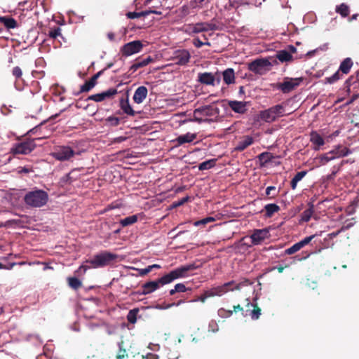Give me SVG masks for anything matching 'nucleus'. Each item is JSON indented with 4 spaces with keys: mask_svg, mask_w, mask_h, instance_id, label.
I'll return each instance as SVG.
<instances>
[{
    "mask_svg": "<svg viewBox=\"0 0 359 359\" xmlns=\"http://www.w3.org/2000/svg\"><path fill=\"white\" fill-rule=\"evenodd\" d=\"M198 267V266L194 263L180 266L168 273H165L156 280L144 283L142 285V290H139L137 293L140 295H148V294L156 290L161 286L169 284L177 279L188 277L189 272L196 269Z\"/></svg>",
    "mask_w": 359,
    "mask_h": 359,
    "instance_id": "f257e3e1",
    "label": "nucleus"
},
{
    "mask_svg": "<svg viewBox=\"0 0 359 359\" xmlns=\"http://www.w3.org/2000/svg\"><path fill=\"white\" fill-rule=\"evenodd\" d=\"M118 256L114 252L104 250L93 256V258L86 261L93 268H102L112 264L116 261Z\"/></svg>",
    "mask_w": 359,
    "mask_h": 359,
    "instance_id": "f03ea898",
    "label": "nucleus"
},
{
    "mask_svg": "<svg viewBox=\"0 0 359 359\" xmlns=\"http://www.w3.org/2000/svg\"><path fill=\"white\" fill-rule=\"evenodd\" d=\"M48 200V194L42 189H36L27 193L24 196V202L26 205L38 208L44 205Z\"/></svg>",
    "mask_w": 359,
    "mask_h": 359,
    "instance_id": "7ed1b4c3",
    "label": "nucleus"
},
{
    "mask_svg": "<svg viewBox=\"0 0 359 359\" xmlns=\"http://www.w3.org/2000/svg\"><path fill=\"white\" fill-rule=\"evenodd\" d=\"M219 113V109L213 105H203V107L196 109L194 111L192 120L199 123L204 121H210L212 119L203 118V117H217Z\"/></svg>",
    "mask_w": 359,
    "mask_h": 359,
    "instance_id": "20e7f679",
    "label": "nucleus"
},
{
    "mask_svg": "<svg viewBox=\"0 0 359 359\" xmlns=\"http://www.w3.org/2000/svg\"><path fill=\"white\" fill-rule=\"evenodd\" d=\"M45 137H39L34 139H24L13 144L11 149V153L13 155H27L31 153L36 147L35 140H41Z\"/></svg>",
    "mask_w": 359,
    "mask_h": 359,
    "instance_id": "39448f33",
    "label": "nucleus"
},
{
    "mask_svg": "<svg viewBox=\"0 0 359 359\" xmlns=\"http://www.w3.org/2000/svg\"><path fill=\"white\" fill-rule=\"evenodd\" d=\"M339 133V131H336L332 135H327L323 131H311L309 134V140L312 148L315 151L322 149L325 142H329V140L332 138V137L337 136Z\"/></svg>",
    "mask_w": 359,
    "mask_h": 359,
    "instance_id": "423d86ee",
    "label": "nucleus"
},
{
    "mask_svg": "<svg viewBox=\"0 0 359 359\" xmlns=\"http://www.w3.org/2000/svg\"><path fill=\"white\" fill-rule=\"evenodd\" d=\"M303 78H284L283 82L277 83L276 88L283 93H288L299 86Z\"/></svg>",
    "mask_w": 359,
    "mask_h": 359,
    "instance_id": "0eeeda50",
    "label": "nucleus"
},
{
    "mask_svg": "<svg viewBox=\"0 0 359 359\" xmlns=\"http://www.w3.org/2000/svg\"><path fill=\"white\" fill-rule=\"evenodd\" d=\"M234 284V281H230L226 283H224L222 285H219L217 287H212L209 290H206L204 292H205L206 297L208 298L214 297L216 296L221 297L224 295V294L231 289V286Z\"/></svg>",
    "mask_w": 359,
    "mask_h": 359,
    "instance_id": "6e6552de",
    "label": "nucleus"
},
{
    "mask_svg": "<svg viewBox=\"0 0 359 359\" xmlns=\"http://www.w3.org/2000/svg\"><path fill=\"white\" fill-rule=\"evenodd\" d=\"M142 48L143 45L141 41L135 40L125 44L122 49H121V52H122V55L127 57L140 53Z\"/></svg>",
    "mask_w": 359,
    "mask_h": 359,
    "instance_id": "1a4fd4ad",
    "label": "nucleus"
},
{
    "mask_svg": "<svg viewBox=\"0 0 359 359\" xmlns=\"http://www.w3.org/2000/svg\"><path fill=\"white\" fill-rule=\"evenodd\" d=\"M270 65V62L267 59H257L248 63V69L255 74H262L265 68Z\"/></svg>",
    "mask_w": 359,
    "mask_h": 359,
    "instance_id": "9d476101",
    "label": "nucleus"
},
{
    "mask_svg": "<svg viewBox=\"0 0 359 359\" xmlns=\"http://www.w3.org/2000/svg\"><path fill=\"white\" fill-rule=\"evenodd\" d=\"M191 58L190 53L185 49H179L173 53L172 60L180 66H185Z\"/></svg>",
    "mask_w": 359,
    "mask_h": 359,
    "instance_id": "9b49d317",
    "label": "nucleus"
},
{
    "mask_svg": "<svg viewBox=\"0 0 359 359\" xmlns=\"http://www.w3.org/2000/svg\"><path fill=\"white\" fill-rule=\"evenodd\" d=\"M116 94H118V90L116 88H109L106 91L102 92L101 93H97L88 96L86 98V100L102 102L106 99L112 98Z\"/></svg>",
    "mask_w": 359,
    "mask_h": 359,
    "instance_id": "f8f14e48",
    "label": "nucleus"
},
{
    "mask_svg": "<svg viewBox=\"0 0 359 359\" xmlns=\"http://www.w3.org/2000/svg\"><path fill=\"white\" fill-rule=\"evenodd\" d=\"M269 236V231L266 229H255L253 233L250 236L252 245H259L262 243Z\"/></svg>",
    "mask_w": 359,
    "mask_h": 359,
    "instance_id": "ddd939ff",
    "label": "nucleus"
},
{
    "mask_svg": "<svg viewBox=\"0 0 359 359\" xmlns=\"http://www.w3.org/2000/svg\"><path fill=\"white\" fill-rule=\"evenodd\" d=\"M217 29L216 25L208 22H200L195 24L192 26L191 32L195 34L208 32L215 31Z\"/></svg>",
    "mask_w": 359,
    "mask_h": 359,
    "instance_id": "4468645a",
    "label": "nucleus"
},
{
    "mask_svg": "<svg viewBox=\"0 0 359 359\" xmlns=\"http://www.w3.org/2000/svg\"><path fill=\"white\" fill-rule=\"evenodd\" d=\"M245 306L247 307L245 313H248L252 320H256L260 318L262 309L257 304L248 302Z\"/></svg>",
    "mask_w": 359,
    "mask_h": 359,
    "instance_id": "2eb2a0df",
    "label": "nucleus"
},
{
    "mask_svg": "<svg viewBox=\"0 0 359 359\" xmlns=\"http://www.w3.org/2000/svg\"><path fill=\"white\" fill-rule=\"evenodd\" d=\"M247 102L238 101V100H229L228 101V105L230 109L235 113L243 114L247 111Z\"/></svg>",
    "mask_w": 359,
    "mask_h": 359,
    "instance_id": "dca6fc26",
    "label": "nucleus"
},
{
    "mask_svg": "<svg viewBox=\"0 0 359 359\" xmlns=\"http://www.w3.org/2000/svg\"><path fill=\"white\" fill-rule=\"evenodd\" d=\"M153 61L154 58L150 55H148L144 58L138 57L135 60V62L130 67V71H132V72L133 73L136 72L137 69L147 66L149 64H150V62Z\"/></svg>",
    "mask_w": 359,
    "mask_h": 359,
    "instance_id": "f3484780",
    "label": "nucleus"
},
{
    "mask_svg": "<svg viewBox=\"0 0 359 359\" xmlns=\"http://www.w3.org/2000/svg\"><path fill=\"white\" fill-rule=\"evenodd\" d=\"M79 154L69 146H59L56 152L53 154L54 157H72Z\"/></svg>",
    "mask_w": 359,
    "mask_h": 359,
    "instance_id": "a211bd4d",
    "label": "nucleus"
},
{
    "mask_svg": "<svg viewBox=\"0 0 359 359\" xmlns=\"http://www.w3.org/2000/svg\"><path fill=\"white\" fill-rule=\"evenodd\" d=\"M0 24L3 25L7 29L18 27L17 20L9 15L0 16Z\"/></svg>",
    "mask_w": 359,
    "mask_h": 359,
    "instance_id": "6ab92c4d",
    "label": "nucleus"
},
{
    "mask_svg": "<svg viewBox=\"0 0 359 359\" xmlns=\"http://www.w3.org/2000/svg\"><path fill=\"white\" fill-rule=\"evenodd\" d=\"M147 88L144 86L139 87L135 92L133 95V100L137 104H140L147 96Z\"/></svg>",
    "mask_w": 359,
    "mask_h": 359,
    "instance_id": "aec40b11",
    "label": "nucleus"
},
{
    "mask_svg": "<svg viewBox=\"0 0 359 359\" xmlns=\"http://www.w3.org/2000/svg\"><path fill=\"white\" fill-rule=\"evenodd\" d=\"M197 137L196 133H187L184 135L178 136L175 141L177 144H183L184 143H189L194 141Z\"/></svg>",
    "mask_w": 359,
    "mask_h": 359,
    "instance_id": "412c9836",
    "label": "nucleus"
},
{
    "mask_svg": "<svg viewBox=\"0 0 359 359\" xmlns=\"http://www.w3.org/2000/svg\"><path fill=\"white\" fill-rule=\"evenodd\" d=\"M198 81L203 85H215V76L210 72L200 73L198 74Z\"/></svg>",
    "mask_w": 359,
    "mask_h": 359,
    "instance_id": "4be33fe9",
    "label": "nucleus"
},
{
    "mask_svg": "<svg viewBox=\"0 0 359 359\" xmlns=\"http://www.w3.org/2000/svg\"><path fill=\"white\" fill-rule=\"evenodd\" d=\"M120 107H121V109L123 111L124 114L129 115V116H135V111L133 109V108L130 105L128 97H126V99H124L123 97L121 98Z\"/></svg>",
    "mask_w": 359,
    "mask_h": 359,
    "instance_id": "5701e85b",
    "label": "nucleus"
},
{
    "mask_svg": "<svg viewBox=\"0 0 359 359\" xmlns=\"http://www.w3.org/2000/svg\"><path fill=\"white\" fill-rule=\"evenodd\" d=\"M330 153L332 157H345L351 154L350 150L345 145H339L334 149Z\"/></svg>",
    "mask_w": 359,
    "mask_h": 359,
    "instance_id": "b1692460",
    "label": "nucleus"
},
{
    "mask_svg": "<svg viewBox=\"0 0 359 359\" xmlns=\"http://www.w3.org/2000/svg\"><path fill=\"white\" fill-rule=\"evenodd\" d=\"M151 13L161 14V12L149 9L147 11H143L142 12H128L126 13V15L128 18L134 19L137 18L144 17Z\"/></svg>",
    "mask_w": 359,
    "mask_h": 359,
    "instance_id": "393cba45",
    "label": "nucleus"
},
{
    "mask_svg": "<svg viewBox=\"0 0 359 359\" xmlns=\"http://www.w3.org/2000/svg\"><path fill=\"white\" fill-rule=\"evenodd\" d=\"M265 211V217L270 218L275 213L278 212L280 210V207L276 203H268L264 207Z\"/></svg>",
    "mask_w": 359,
    "mask_h": 359,
    "instance_id": "a878e982",
    "label": "nucleus"
},
{
    "mask_svg": "<svg viewBox=\"0 0 359 359\" xmlns=\"http://www.w3.org/2000/svg\"><path fill=\"white\" fill-rule=\"evenodd\" d=\"M254 139L252 137L246 135L243 137L237 144L236 149L238 151H243L247 147L252 144Z\"/></svg>",
    "mask_w": 359,
    "mask_h": 359,
    "instance_id": "bb28decb",
    "label": "nucleus"
},
{
    "mask_svg": "<svg viewBox=\"0 0 359 359\" xmlns=\"http://www.w3.org/2000/svg\"><path fill=\"white\" fill-rule=\"evenodd\" d=\"M259 117L262 121L265 122L271 123L276 120V117L273 114V112L269 108L268 109L260 111Z\"/></svg>",
    "mask_w": 359,
    "mask_h": 359,
    "instance_id": "cd10ccee",
    "label": "nucleus"
},
{
    "mask_svg": "<svg viewBox=\"0 0 359 359\" xmlns=\"http://www.w3.org/2000/svg\"><path fill=\"white\" fill-rule=\"evenodd\" d=\"M223 81L226 85H231L235 82V74L233 69L229 68L224 71Z\"/></svg>",
    "mask_w": 359,
    "mask_h": 359,
    "instance_id": "c85d7f7f",
    "label": "nucleus"
},
{
    "mask_svg": "<svg viewBox=\"0 0 359 359\" xmlns=\"http://www.w3.org/2000/svg\"><path fill=\"white\" fill-rule=\"evenodd\" d=\"M118 350L116 354L115 359H128V353L124 346V341L121 340L118 343Z\"/></svg>",
    "mask_w": 359,
    "mask_h": 359,
    "instance_id": "c756f323",
    "label": "nucleus"
},
{
    "mask_svg": "<svg viewBox=\"0 0 359 359\" xmlns=\"http://www.w3.org/2000/svg\"><path fill=\"white\" fill-rule=\"evenodd\" d=\"M353 61L350 57H346L340 64L339 71L344 74H347L353 67Z\"/></svg>",
    "mask_w": 359,
    "mask_h": 359,
    "instance_id": "7c9ffc66",
    "label": "nucleus"
},
{
    "mask_svg": "<svg viewBox=\"0 0 359 359\" xmlns=\"http://www.w3.org/2000/svg\"><path fill=\"white\" fill-rule=\"evenodd\" d=\"M276 57L281 62H289L293 60V57L291 53L285 50L278 51Z\"/></svg>",
    "mask_w": 359,
    "mask_h": 359,
    "instance_id": "2f4dec72",
    "label": "nucleus"
},
{
    "mask_svg": "<svg viewBox=\"0 0 359 359\" xmlns=\"http://www.w3.org/2000/svg\"><path fill=\"white\" fill-rule=\"evenodd\" d=\"M309 207L304 210V211L302 214V220L303 222H309L311 218L313 212H314V206L313 204H309Z\"/></svg>",
    "mask_w": 359,
    "mask_h": 359,
    "instance_id": "473e14b6",
    "label": "nucleus"
},
{
    "mask_svg": "<svg viewBox=\"0 0 359 359\" xmlns=\"http://www.w3.org/2000/svg\"><path fill=\"white\" fill-rule=\"evenodd\" d=\"M68 285L74 290H78L82 287V282L77 278L69 277L67 278Z\"/></svg>",
    "mask_w": 359,
    "mask_h": 359,
    "instance_id": "72a5a7b5",
    "label": "nucleus"
},
{
    "mask_svg": "<svg viewBox=\"0 0 359 359\" xmlns=\"http://www.w3.org/2000/svg\"><path fill=\"white\" fill-rule=\"evenodd\" d=\"M138 220V216L137 215H132L127 217H125L122 219H121V224L122 226H127L131 224H133L136 223Z\"/></svg>",
    "mask_w": 359,
    "mask_h": 359,
    "instance_id": "f704fd0d",
    "label": "nucleus"
},
{
    "mask_svg": "<svg viewBox=\"0 0 359 359\" xmlns=\"http://www.w3.org/2000/svg\"><path fill=\"white\" fill-rule=\"evenodd\" d=\"M218 158H210L208 161L202 162L199 165L200 170H206V169H210V168L213 167L216 164V161Z\"/></svg>",
    "mask_w": 359,
    "mask_h": 359,
    "instance_id": "c9c22d12",
    "label": "nucleus"
},
{
    "mask_svg": "<svg viewBox=\"0 0 359 359\" xmlns=\"http://www.w3.org/2000/svg\"><path fill=\"white\" fill-rule=\"evenodd\" d=\"M343 75L344 74L339 69L331 76L325 77L324 83H333L341 79Z\"/></svg>",
    "mask_w": 359,
    "mask_h": 359,
    "instance_id": "e433bc0d",
    "label": "nucleus"
},
{
    "mask_svg": "<svg viewBox=\"0 0 359 359\" xmlns=\"http://www.w3.org/2000/svg\"><path fill=\"white\" fill-rule=\"evenodd\" d=\"M139 312V309L135 308L128 311L127 314V320L128 323L134 324L137 322V316Z\"/></svg>",
    "mask_w": 359,
    "mask_h": 359,
    "instance_id": "4c0bfd02",
    "label": "nucleus"
},
{
    "mask_svg": "<svg viewBox=\"0 0 359 359\" xmlns=\"http://www.w3.org/2000/svg\"><path fill=\"white\" fill-rule=\"evenodd\" d=\"M272 111L273 112V114L276 117L283 116L284 114V107L282 104H278V105H274L272 107H270Z\"/></svg>",
    "mask_w": 359,
    "mask_h": 359,
    "instance_id": "58836bf2",
    "label": "nucleus"
},
{
    "mask_svg": "<svg viewBox=\"0 0 359 359\" xmlns=\"http://www.w3.org/2000/svg\"><path fill=\"white\" fill-rule=\"evenodd\" d=\"M359 81V70L357 71L353 75L350 76L346 80V85L347 87H349L352 83H355V85H358Z\"/></svg>",
    "mask_w": 359,
    "mask_h": 359,
    "instance_id": "ea45409f",
    "label": "nucleus"
},
{
    "mask_svg": "<svg viewBox=\"0 0 359 359\" xmlns=\"http://www.w3.org/2000/svg\"><path fill=\"white\" fill-rule=\"evenodd\" d=\"M252 283L253 282L250 280L249 279L244 278L243 280H241L239 283H236V282H234V284L232 285H234V287H231V289H232L231 290H241L243 286L250 285H252Z\"/></svg>",
    "mask_w": 359,
    "mask_h": 359,
    "instance_id": "a19ab883",
    "label": "nucleus"
},
{
    "mask_svg": "<svg viewBox=\"0 0 359 359\" xmlns=\"http://www.w3.org/2000/svg\"><path fill=\"white\" fill-rule=\"evenodd\" d=\"M72 172H69L65 176L60 178V183L62 187H64L67 184H69L75 180V179L72 176Z\"/></svg>",
    "mask_w": 359,
    "mask_h": 359,
    "instance_id": "79ce46f5",
    "label": "nucleus"
},
{
    "mask_svg": "<svg viewBox=\"0 0 359 359\" xmlns=\"http://www.w3.org/2000/svg\"><path fill=\"white\" fill-rule=\"evenodd\" d=\"M105 122L111 127H116V126L120 123V118L116 116H111L105 119Z\"/></svg>",
    "mask_w": 359,
    "mask_h": 359,
    "instance_id": "37998d69",
    "label": "nucleus"
},
{
    "mask_svg": "<svg viewBox=\"0 0 359 359\" xmlns=\"http://www.w3.org/2000/svg\"><path fill=\"white\" fill-rule=\"evenodd\" d=\"M302 249L299 243H296L292 245L291 247L285 250V254L287 255H293V253H296V252L299 251Z\"/></svg>",
    "mask_w": 359,
    "mask_h": 359,
    "instance_id": "c03bdc74",
    "label": "nucleus"
},
{
    "mask_svg": "<svg viewBox=\"0 0 359 359\" xmlns=\"http://www.w3.org/2000/svg\"><path fill=\"white\" fill-rule=\"evenodd\" d=\"M336 11L343 17H346L349 14V8L345 4H342L337 8Z\"/></svg>",
    "mask_w": 359,
    "mask_h": 359,
    "instance_id": "a18cd8bd",
    "label": "nucleus"
},
{
    "mask_svg": "<svg viewBox=\"0 0 359 359\" xmlns=\"http://www.w3.org/2000/svg\"><path fill=\"white\" fill-rule=\"evenodd\" d=\"M218 315L221 318H227L231 317L233 315V311L226 310L224 308H221L218 310Z\"/></svg>",
    "mask_w": 359,
    "mask_h": 359,
    "instance_id": "49530a36",
    "label": "nucleus"
},
{
    "mask_svg": "<svg viewBox=\"0 0 359 359\" xmlns=\"http://www.w3.org/2000/svg\"><path fill=\"white\" fill-rule=\"evenodd\" d=\"M344 89L345 90L346 95H349L352 91H357V90L359 89V81H358V85L357 84H351L349 87H347L346 85V81L345 83H344Z\"/></svg>",
    "mask_w": 359,
    "mask_h": 359,
    "instance_id": "de8ad7c7",
    "label": "nucleus"
},
{
    "mask_svg": "<svg viewBox=\"0 0 359 359\" xmlns=\"http://www.w3.org/2000/svg\"><path fill=\"white\" fill-rule=\"evenodd\" d=\"M94 86L91 84V83L88 81H86L83 84H82L80 87V93L88 92L92 90Z\"/></svg>",
    "mask_w": 359,
    "mask_h": 359,
    "instance_id": "09e8293b",
    "label": "nucleus"
},
{
    "mask_svg": "<svg viewBox=\"0 0 359 359\" xmlns=\"http://www.w3.org/2000/svg\"><path fill=\"white\" fill-rule=\"evenodd\" d=\"M48 36L52 39H56L57 36H61V28L55 27V29L50 30Z\"/></svg>",
    "mask_w": 359,
    "mask_h": 359,
    "instance_id": "8fccbe9b",
    "label": "nucleus"
},
{
    "mask_svg": "<svg viewBox=\"0 0 359 359\" xmlns=\"http://www.w3.org/2000/svg\"><path fill=\"white\" fill-rule=\"evenodd\" d=\"M12 74L16 79H21L22 75V69L20 67H14L12 70Z\"/></svg>",
    "mask_w": 359,
    "mask_h": 359,
    "instance_id": "3c124183",
    "label": "nucleus"
},
{
    "mask_svg": "<svg viewBox=\"0 0 359 359\" xmlns=\"http://www.w3.org/2000/svg\"><path fill=\"white\" fill-rule=\"evenodd\" d=\"M193 44L196 48H201L204 45H207V46H210V42H202L198 37L194 39Z\"/></svg>",
    "mask_w": 359,
    "mask_h": 359,
    "instance_id": "603ef678",
    "label": "nucleus"
},
{
    "mask_svg": "<svg viewBox=\"0 0 359 359\" xmlns=\"http://www.w3.org/2000/svg\"><path fill=\"white\" fill-rule=\"evenodd\" d=\"M104 71V69H102L100 72H98L97 74H94L90 79H89V81L91 83V84L95 87L96 83H97V81L98 79V78L100 76V75L103 73V72Z\"/></svg>",
    "mask_w": 359,
    "mask_h": 359,
    "instance_id": "864d4df0",
    "label": "nucleus"
},
{
    "mask_svg": "<svg viewBox=\"0 0 359 359\" xmlns=\"http://www.w3.org/2000/svg\"><path fill=\"white\" fill-rule=\"evenodd\" d=\"M104 71V69H102L100 72H98L97 74H94L90 79H89V81L91 83V84L95 87L96 83H97V81L98 79V78L100 76V75L103 73V72Z\"/></svg>",
    "mask_w": 359,
    "mask_h": 359,
    "instance_id": "5fc2aeb1",
    "label": "nucleus"
},
{
    "mask_svg": "<svg viewBox=\"0 0 359 359\" xmlns=\"http://www.w3.org/2000/svg\"><path fill=\"white\" fill-rule=\"evenodd\" d=\"M104 71V69H102L100 72H98L97 74H94L90 79H89V81L91 83V84L95 87L96 83H97V81L98 79V78L100 76V75L103 73V72Z\"/></svg>",
    "mask_w": 359,
    "mask_h": 359,
    "instance_id": "6e6d98bb",
    "label": "nucleus"
},
{
    "mask_svg": "<svg viewBox=\"0 0 359 359\" xmlns=\"http://www.w3.org/2000/svg\"><path fill=\"white\" fill-rule=\"evenodd\" d=\"M276 187L275 186H269L266 188V191H265V194H266V196H269V198H273L276 196V194H273L271 196H270L271 195V192L272 191H276Z\"/></svg>",
    "mask_w": 359,
    "mask_h": 359,
    "instance_id": "4d7b16f0",
    "label": "nucleus"
},
{
    "mask_svg": "<svg viewBox=\"0 0 359 359\" xmlns=\"http://www.w3.org/2000/svg\"><path fill=\"white\" fill-rule=\"evenodd\" d=\"M315 238V235H312L308 237L304 238L302 241H299V244L301 248H304L306 245L309 244L313 238Z\"/></svg>",
    "mask_w": 359,
    "mask_h": 359,
    "instance_id": "13d9d810",
    "label": "nucleus"
},
{
    "mask_svg": "<svg viewBox=\"0 0 359 359\" xmlns=\"http://www.w3.org/2000/svg\"><path fill=\"white\" fill-rule=\"evenodd\" d=\"M215 221V219L213 217H206V218H204V219H202L201 220H199V221H196L194 224L196 226H198L200 224H205L208 222H213Z\"/></svg>",
    "mask_w": 359,
    "mask_h": 359,
    "instance_id": "bf43d9fd",
    "label": "nucleus"
},
{
    "mask_svg": "<svg viewBox=\"0 0 359 359\" xmlns=\"http://www.w3.org/2000/svg\"><path fill=\"white\" fill-rule=\"evenodd\" d=\"M175 287L177 292H183L191 290V288L187 287L183 283H177L175 285Z\"/></svg>",
    "mask_w": 359,
    "mask_h": 359,
    "instance_id": "052dcab7",
    "label": "nucleus"
},
{
    "mask_svg": "<svg viewBox=\"0 0 359 359\" xmlns=\"http://www.w3.org/2000/svg\"><path fill=\"white\" fill-rule=\"evenodd\" d=\"M189 196H186V197H184L182 198V199L177 201H175L173 203L172 205L174 207H177V206H180V205H182L184 203H187V201H189Z\"/></svg>",
    "mask_w": 359,
    "mask_h": 359,
    "instance_id": "680f3d73",
    "label": "nucleus"
},
{
    "mask_svg": "<svg viewBox=\"0 0 359 359\" xmlns=\"http://www.w3.org/2000/svg\"><path fill=\"white\" fill-rule=\"evenodd\" d=\"M346 228H347L346 226H343L340 229L337 230V231H332L331 233H329L327 236L330 239H333L334 238L339 236V233H341V231H344Z\"/></svg>",
    "mask_w": 359,
    "mask_h": 359,
    "instance_id": "e2e57ef3",
    "label": "nucleus"
},
{
    "mask_svg": "<svg viewBox=\"0 0 359 359\" xmlns=\"http://www.w3.org/2000/svg\"><path fill=\"white\" fill-rule=\"evenodd\" d=\"M152 269V266H147L146 268H144V269H139L138 271H139V274L140 276H145V274H148L149 272H150Z\"/></svg>",
    "mask_w": 359,
    "mask_h": 359,
    "instance_id": "0e129e2a",
    "label": "nucleus"
},
{
    "mask_svg": "<svg viewBox=\"0 0 359 359\" xmlns=\"http://www.w3.org/2000/svg\"><path fill=\"white\" fill-rule=\"evenodd\" d=\"M306 173H307V171L299 172L294 175V177L293 178L299 182L304 178V177L306 175Z\"/></svg>",
    "mask_w": 359,
    "mask_h": 359,
    "instance_id": "69168bd1",
    "label": "nucleus"
},
{
    "mask_svg": "<svg viewBox=\"0 0 359 359\" xmlns=\"http://www.w3.org/2000/svg\"><path fill=\"white\" fill-rule=\"evenodd\" d=\"M208 327H209V330L212 331L213 332H215L219 330L218 325L217 324V323L215 321H211L209 323Z\"/></svg>",
    "mask_w": 359,
    "mask_h": 359,
    "instance_id": "338daca9",
    "label": "nucleus"
},
{
    "mask_svg": "<svg viewBox=\"0 0 359 359\" xmlns=\"http://www.w3.org/2000/svg\"><path fill=\"white\" fill-rule=\"evenodd\" d=\"M232 311H233H233L234 312L241 311L243 316H246V315H248V314H243V308L240 304L233 306Z\"/></svg>",
    "mask_w": 359,
    "mask_h": 359,
    "instance_id": "774afa93",
    "label": "nucleus"
}]
</instances>
